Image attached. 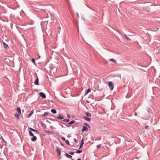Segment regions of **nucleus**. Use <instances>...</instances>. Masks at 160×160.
Listing matches in <instances>:
<instances>
[{"mask_svg":"<svg viewBox=\"0 0 160 160\" xmlns=\"http://www.w3.org/2000/svg\"><path fill=\"white\" fill-rule=\"evenodd\" d=\"M32 62H33L34 63V64L35 65H36V64L35 63V60L33 58H32Z\"/></svg>","mask_w":160,"mask_h":160,"instance_id":"obj_24","label":"nucleus"},{"mask_svg":"<svg viewBox=\"0 0 160 160\" xmlns=\"http://www.w3.org/2000/svg\"><path fill=\"white\" fill-rule=\"evenodd\" d=\"M48 119L53 121H58V120L57 119H54L52 118H49Z\"/></svg>","mask_w":160,"mask_h":160,"instance_id":"obj_26","label":"nucleus"},{"mask_svg":"<svg viewBox=\"0 0 160 160\" xmlns=\"http://www.w3.org/2000/svg\"><path fill=\"white\" fill-rule=\"evenodd\" d=\"M83 118L85 120H87L88 121H90L91 120L90 118H88L86 116H84L83 117Z\"/></svg>","mask_w":160,"mask_h":160,"instance_id":"obj_16","label":"nucleus"},{"mask_svg":"<svg viewBox=\"0 0 160 160\" xmlns=\"http://www.w3.org/2000/svg\"><path fill=\"white\" fill-rule=\"evenodd\" d=\"M3 45L5 49L6 50L8 49L9 48V47L7 44L5 42H3Z\"/></svg>","mask_w":160,"mask_h":160,"instance_id":"obj_4","label":"nucleus"},{"mask_svg":"<svg viewBox=\"0 0 160 160\" xmlns=\"http://www.w3.org/2000/svg\"><path fill=\"white\" fill-rule=\"evenodd\" d=\"M48 114V112H45L44 114L42 115H41V116L43 118L44 117L47 116Z\"/></svg>","mask_w":160,"mask_h":160,"instance_id":"obj_17","label":"nucleus"},{"mask_svg":"<svg viewBox=\"0 0 160 160\" xmlns=\"http://www.w3.org/2000/svg\"><path fill=\"white\" fill-rule=\"evenodd\" d=\"M86 116L88 117H90L91 116V114L89 112H86Z\"/></svg>","mask_w":160,"mask_h":160,"instance_id":"obj_20","label":"nucleus"},{"mask_svg":"<svg viewBox=\"0 0 160 160\" xmlns=\"http://www.w3.org/2000/svg\"><path fill=\"white\" fill-rule=\"evenodd\" d=\"M69 153L71 155H73L74 154V152H70Z\"/></svg>","mask_w":160,"mask_h":160,"instance_id":"obj_33","label":"nucleus"},{"mask_svg":"<svg viewBox=\"0 0 160 160\" xmlns=\"http://www.w3.org/2000/svg\"><path fill=\"white\" fill-rule=\"evenodd\" d=\"M68 118H70V116L69 115H68L67 116Z\"/></svg>","mask_w":160,"mask_h":160,"instance_id":"obj_38","label":"nucleus"},{"mask_svg":"<svg viewBox=\"0 0 160 160\" xmlns=\"http://www.w3.org/2000/svg\"><path fill=\"white\" fill-rule=\"evenodd\" d=\"M124 36L128 40L130 41L131 40L129 38L127 37L126 34H124Z\"/></svg>","mask_w":160,"mask_h":160,"instance_id":"obj_23","label":"nucleus"},{"mask_svg":"<svg viewBox=\"0 0 160 160\" xmlns=\"http://www.w3.org/2000/svg\"><path fill=\"white\" fill-rule=\"evenodd\" d=\"M4 62H6V63H7V64H8V63H9V62H8V61H9V59H7V58H5V59H4Z\"/></svg>","mask_w":160,"mask_h":160,"instance_id":"obj_21","label":"nucleus"},{"mask_svg":"<svg viewBox=\"0 0 160 160\" xmlns=\"http://www.w3.org/2000/svg\"><path fill=\"white\" fill-rule=\"evenodd\" d=\"M82 152V150H77L76 152L77 153H80Z\"/></svg>","mask_w":160,"mask_h":160,"instance_id":"obj_29","label":"nucleus"},{"mask_svg":"<svg viewBox=\"0 0 160 160\" xmlns=\"http://www.w3.org/2000/svg\"><path fill=\"white\" fill-rule=\"evenodd\" d=\"M109 60L110 61L113 62H114V63H115L116 62V60L113 59H111Z\"/></svg>","mask_w":160,"mask_h":160,"instance_id":"obj_27","label":"nucleus"},{"mask_svg":"<svg viewBox=\"0 0 160 160\" xmlns=\"http://www.w3.org/2000/svg\"><path fill=\"white\" fill-rule=\"evenodd\" d=\"M32 136L33 137L31 138V140L32 141L34 142L36 141L37 139L36 137L34 136V135Z\"/></svg>","mask_w":160,"mask_h":160,"instance_id":"obj_10","label":"nucleus"},{"mask_svg":"<svg viewBox=\"0 0 160 160\" xmlns=\"http://www.w3.org/2000/svg\"><path fill=\"white\" fill-rule=\"evenodd\" d=\"M148 127V125H145V128L146 129H147Z\"/></svg>","mask_w":160,"mask_h":160,"instance_id":"obj_35","label":"nucleus"},{"mask_svg":"<svg viewBox=\"0 0 160 160\" xmlns=\"http://www.w3.org/2000/svg\"><path fill=\"white\" fill-rule=\"evenodd\" d=\"M91 91V89L90 88H88L87 90L85 92V95L89 92Z\"/></svg>","mask_w":160,"mask_h":160,"instance_id":"obj_19","label":"nucleus"},{"mask_svg":"<svg viewBox=\"0 0 160 160\" xmlns=\"http://www.w3.org/2000/svg\"><path fill=\"white\" fill-rule=\"evenodd\" d=\"M60 27L59 28H58V32L59 33H60Z\"/></svg>","mask_w":160,"mask_h":160,"instance_id":"obj_36","label":"nucleus"},{"mask_svg":"<svg viewBox=\"0 0 160 160\" xmlns=\"http://www.w3.org/2000/svg\"><path fill=\"white\" fill-rule=\"evenodd\" d=\"M84 124L85 125H86V126H87L88 127H89V128L90 127L89 125L87 123H85Z\"/></svg>","mask_w":160,"mask_h":160,"instance_id":"obj_32","label":"nucleus"},{"mask_svg":"<svg viewBox=\"0 0 160 160\" xmlns=\"http://www.w3.org/2000/svg\"><path fill=\"white\" fill-rule=\"evenodd\" d=\"M77 160H81V159L80 158H78L77 159Z\"/></svg>","mask_w":160,"mask_h":160,"instance_id":"obj_41","label":"nucleus"},{"mask_svg":"<svg viewBox=\"0 0 160 160\" xmlns=\"http://www.w3.org/2000/svg\"><path fill=\"white\" fill-rule=\"evenodd\" d=\"M108 84L109 86L110 89L111 90H112L114 88V85L113 83L112 82H108Z\"/></svg>","mask_w":160,"mask_h":160,"instance_id":"obj_1","label":"nucleus"},{"mask_svg":"<svg viewBox=\"0 0 160 160\" xmlns=\"http://www.w3.org/2000/svg\"><path fill=\"white\" fill-rule=\"evenodd\" d=\"M65 156H66V157L68 158H72V156L71 155H70L68 154L67 153H66L65 154Z\"/></svg>","mask_w":160,"mask_h":160,"instance_id":"obj_15","label":"nucleus"},{"mask_svg":"<svg viewBox=\"0 0 160 160\" xmlns=\"http://www.w3.org/2000/svg\"><path fill=\"white\" fill-rule=\"evenodd\" d=\"M105 110L104 109H103V110L104 111Z\"/></svg>","mask_w":160,"mask_h":160,"instance_id":"obj_43","label":"nucleus"},{"mask_svg":"<svg viewBox=\"0 0 160 160\" xmlns=\"http://www.w3.org/2000/svg\"><path fill=\"white\" fill-rule=\"evenodd\" d=\"M74 140L75 142H78V140L76 139V138H74Z\"/></svg>","mask_w":160,"mask_h":160,"instance_id":"obj_37","label":"nucleus"},{"mask_svg":"<svg viewBox=\"0 0 160 160\" xmlns=\"http://www.w3.org/2000/svg\"><path fill=\"white\" fill-rule=\"evenodd\" d=\"M33 113V110H32L28 114V117L29 118L31 117V116L32 115V114Z\"/></svg>","mask_w":160,"mask_h":160,"instance_id":"obj_13","label":"nucleus"},{"mask_svg":"<svg viewBox=\"0 0 160 160\" xmlns=\"http://www.w3.org/2000/svg\"><path fill=\"white\" fill-rule=\"evenodd\" d=\"M70 120L69 119H64L63 120V121L64 122H68Z\"/></svg>","mask_w":160,"mask_h":160,"instance_id":"obj_28","label":"nucleus"},{"mask_svg":"<svg viewBox=\"0 0 160 160\" xmlns=\"http://www.w3.org/2000/svg\"><path fill=\"white\" fill-rule=\"evenodd\" d=\"M44 131L45 132H46L47 133H48L52 134H53V132H51V131H49V130H44Z\"/></svg>","mask_w":160,"mask_h":160,"instance_id":"obj_18","label":"nucleus"},{"mask_svg":"<svg viewBox=\"0 0 160 160\" xmlns=\"http://www.w3.org/2000/svg\"><path fill=\"white\" fill-rule=\"evenodd\" d=\"M50 127L51 128H53V127H52V126H50Z\"/></svg>","mask_w":160,"mask_h":160,"instance_id":"obj_40","label":"nucleus"},{"mask_svg":"<svg viewBox=\"0 0 160 160\" xmlns=\"http://www.w3.org/2000/svg\"><path fill=\"white\" fill-rule=\"evenodd\" d=\"M135 115L136 116L137 115V113L136 112L135 113Z\"/></svg>","mask_w":160,"mask_h":160,"instance_id":"obj_39","label":"nucleus"},{"mask_svg":"<svg viewBox=\"0 0 160 160\" xmlns=\"http://www.w3.org/2000/svg\"><path fill=\"white\" fill-rule=\"evenodd\" d=\"M39 80L38 77H37V78L36 79V80H35L34 83L36 85H39Z\"/></svg>","mask_w":160,"mask_h":160,"instance_id":"obj_5","label":"nucleus"},{"mask_svg":"<svg viewBox=\"0 0 160 160\" xmlns=\"http://www.w3.org/2000/svg\"><path fill=\"white\" fill-rule=\"evenodd\" d=\"M101 144L98 145L97 146V148L98 149L101 147Z\"/></svg>","mask_w":160,"mask_h":160,"instance_id":"obj_31","label":"nucleus"},{"mask_svg":"<svg viewBox=\"0 0 160 160\" xmlns=\"http://www.w3.org/2000/svg\"><path fill=\"white\" fill-rule=\"evenodd\" d=\"M72 160H73V159H72Z\"/></svg>","mask_w":160,"mask_h":160,"instance_id":"obj_44","label":"nucleus"},{"mask_svg":"<svg viewBox=\"0 0 160 160\" xmlns=\"http://www.w3.org/2000/svg\"><path fill=\"white\" fill-rule=\"evenodd\" d=\"M63 140V141H65L66 140L65 139V138L64 137H62V138H61Z\"/></svg>","mask_w":160,"mask_h":160,"instance_id":"obj_34","label":"nucleus"},{"mask_svg":"<svg viewBox=\"0 0 160 160\" xmlns=\"http://www.w3.org/2000/svg\"><path fill=\"white\" fill-rule=\"evenodd\" d=\"M40 96L42 97V98L44 99L46 97V95L42 92H40L39 93Z\"/></svg>","mask_w":160,"mask_h":160,"instance_id":"obj_2","label":"nucleus"},{"mask_svg":"<svg viewBox=\"0 0 160 160\" xmlns=\"http://www.w3.org/2000/svg\"><path fill=\"white\" fill-rule=\"evenodd\" d=\"M29 129L30 130H32V131H35V132L36 134H39V132L37 131V130L31 128H29Z\"/></svg>","mask_w":160,"mask_h":160,"instance_id":"obj_8","label":"nucleus"},{"mask_svg":"<svg viewBox=\"0 0 160 160\" xmlns=\"http://www.w3.org/2000/svg\"><path fill=\"white\" fill-rule=\"evenodd\" d=\"M56 151L57 152L59 156H60L61 155V149L57 147Z\"/></svg>","mask_w":160,"mask_h":160,"instance_id":"obj_6","label":"nucleus"},{"mask_svg":"<svg viewBox=\"0 0 160 160\" xmlns=\"http://www.w3.org/2000/svg\"><path fill=\"white\" fill-rule=\"evenodd\" d=\"M88 129L87 127L85 126H84L83 127L82 129V132H84L85 131H88Z\"/></svg>","mask_w":160,"mask_h":160,"instance_id":"obj_9","label":"nucleus"},{"mask_svg":"<svg viewBox=\"0 0 160 160\" xmlns=\"http://www.w3.org/2000/svg\"><path fill=\"white\" fill-rule=\"evenodd\" d=\"M29 133L30 135L31 136H34L33 134L32 133V132L31 131H29Z\"/></svg>","mask_w":160,"mask_h":160,"instance_id":"obj_25","label":"nucleus"},{"mask_svg":"<svg viewBox=\"0 0 160 160\" xmlns=\"http://www.w3.org/2000/svg\"><path fill=\"white\" fill-rule=\"evenodd\" d=\"M2 139L3 141H4V139H3V138H2Z\"/></svg>","mask_w":160,"mask_h":160,"instance_id":"obj_42","label":"nucleus"},{"mask_svg":"<svg viewBox=\"0 0 160 160\" xmlns=\"http://www.w3.org/2000/svg\"><path fill=\"white\" fill-rule=\"evenodd\" d=\"M65 142L68 145H70V143H69V141L68 140H66L65 141Z\"/></svg>","mask_w":160,"mask_h":160,"instance_id":"obj_30","label":"nucleus"},{"mask_svg":"<svg viewBox=\"0 0 160 160\" xmlns=\"http://www.w3.org/2000/svg\"><path fill=\"white\" fill-rule=\"evenodd\" d=\"M51 112L53 114H56L57 113V111L56 109H52L51 110Z\"/></svg>","mask_w":160,"mask_h":160,"instance_id":"obj_14","label":"nucleus"},{"mask_svg":"<svg viewBox=\"0 0 160 160\" xmlns=\"http://www.w3.org/2000/svg\"><path fill=\"white\" fill-rule=\"evenodd\" d=\"M63 118V117L60 114L58 115V117H57V118L58 119H62Z\"/></svg>","mask_w":160,"mask_h":160,"instance_id":"obj_11","label":"nucleus"},{"mask_svg":"<svg viewBox=\"0 0 160 160\" xmlns=\"http://www.w3.org/2000/svg\"><path fill=\"white\" fill-rule=\"evenodd\" d=\"M20 115V114L18 113V112H16L15 113L14 116L17 119H19V116Z\"/></svg>","mask_w":160,"mask_h":160,"instance_id":"obj_7","label":"nucleus"},{"mask_svg":"<svg viewBox=\"0 0 160 160\" xmlns=\"http://www.w3.org/2000/svg\"><path fill=\"white\" fill-rule=\"evenodd\" d=\"M75 122V121L74 120H72L68 123L69 124L71 125L74 124Z\"/></svg>","mask_w":160,"mask_h":160,"instance_id":"obj_22","label":"nucleus"},{"mask_svg":"<svg viewBox=\"0 0 160 160\" xmlns=\"http://www.w3.org/2000/svg\"><path fill=\"white\" fill-rule=\"evenodd\" d=\"M16 111L18 112V113L20 114L21 113V110L20 107H17V108Z\"/></svg>","mask_w":160,"mask_h":160,"instance_id":"obj_12","label":"nucleus"},{"mask_svg":"<svg viewBox=\"0 0 160 160\" xmlns=\"http://www.w3.org/2000/svg\"><path fill=\"white\" fill-rule=\"evenodd\" d=\"M84 143V139L83 138L81 141V143L80 146L79 148V149H80L82 147Z\"/></svg>","mask_w":160,"mask_h":160,"instance_id":"obj_3","label":"nucleus"}]
</instances>
